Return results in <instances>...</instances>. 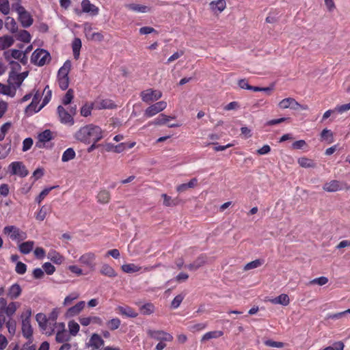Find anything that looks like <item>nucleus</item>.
<instances>
[{"mask_svg":"<svg viewBox=\"0 0 350 350\" xmlns=\"http://www.w3.org/2000/svg\"><path fill=\"white\" fill-rule=\"evenodd\" d=\"M74 137L83 144H90L92 141L99 142L103 139V131L97 125L89 124L77 131Z\"/></svg>","mask_w":350,"mask_h":350,"instance_id":"f257e3e1","label":"nucleus"},{"mask_svg":"<svg viewBox=\"0 0 350 350\" xmlns=\"http://www.w3.org/2000/svg\"><path fill=\"white\" fill-rule=\"evenodd\" d=\"M71 68V63L66 60L64 65L59 69L57 72V81L59 88L62 90H66L69 85L68 73Z\"/></svg>","mask_w":350,"mask_h":350,"instance_id":"f03ea898","label":"nucleus"},{"mask_svg":"<svg viewBox=\"0 0 350 350\" xmlns=\"http://www.w3.org/2000/svg\"><path fill=\"white\" fill-rule=\"evenodd\" d=\"M51 60L50 53L45 49H36L31 57V62L32 64L38 66H42L46 63H49Z\"/></svg>","mask_w":350,"mask_h":350,"instance_id":"7ed1b4c3","label":"nucleus"},{"mask_svg":"<svg viewBox=\"0 0 350 350\" xmlns=\"http://www.w3.org/2000/svg\"><path fill=\"white\" fill-rule=\"evenodd\" d=\"M14 9L18 14V21L23 27L27 28L33 24V19L32 16L23 6L18 3Z\"/></svg>","mask_w":350,"mask_h":350,"instance_id":"20e7f679","label":"nucleus"},{"mask_svg":"<svg viewBox=\"0 0 350 350\" xmlns=\"http://www.w3.org/2000/svg\"><path fill=\"white\" fill-rule=\"evenodd\" d=\"M36 320L41 330L45 332L48 336H51L54 333L55 328L51 325V323H49L48 318L43 313H38L36 316Z\"/></svg>","mask_w":350,"mask_h":350,"instance_id":"39448f33","label":"nucleus"},{"mask_svg":"<svg viewBox=\"0 0 350 350\" xmlns=\"http://www.w3.org/2000/svg\"><path fill=\"white\" fill-rule=\"evenodd\" d=\"M28 74V71L19 74L16 72L14 73V72H10L8 82L10 85H12L14 91H16V89L21 85L23 81L27 77Z\"/></svg>","mask_w":350,"mask_h":350,"instance_id":"423d86ee","label":"nucleus"},{"mask_svg":"<svg viewBox=\"0 0 350 350\" xmlns=\"http://www.w3.org/2000/svg\"><path fill=\"white\" fill-rule=\"evenodd\" d=\"M3 232L8 234L13 241H21L27 238L25 232L20 230L15 226H7L3 228Z\"/></svg>","mask_w":350,"mask_h":350,"instance_id":"0eeeda50","label":"nucleus"},{"mask_svg":"<svg viewBox=\"0 0 350 350\" xmlns=\"http://www.w3.org/2000/svg\"><path fill=\"white\" fill-rule=\"evenodd\" d=\"M10 173L11 175H17L21 178L26 177L29 171L21 161H14L9 165Z\"/></svg>","mask_w":350,"mask_h":350,"instance_id":"6e6552de","label":"nucleus"},{"mask_svg":"<svg viewBox=\"0 0 350 350\" xmlns=\"http://www.w3.org/2000/svg\"><path fill=\"white\" fill-rule=\"evenodd\" d=\"M146 332L149 337L156 340L170 342L173 340V336L170 334L163 330L148 329Z\"/></svg>","mask_w":350,"mask_h":350,"instance_id":"1a4fd4ad","label":"nucleus"},{"mask_svg":"<svg viewBox=\"0 0 350 350\" xmlns=\"http://www.w3.org/2000/svg\"><path fill=\"white\" fill-rule=\"evenodd\" d=\"M142 100L146 103H150L152 101H156L160 99L162 96V93L159 90H154L152 89H148L141 92Z\"/></svg>","mask_w":350,"mask_h":350,"instance_id":"9d476101","label":"nucleus"},{"mask_svg":"<svg viewBox=\"0 0 350 350\" xmlns=\"http://www.w3.org/2000/svg\"><path fill=\"white\" fill-rule=\"evenodd\" d=\"M57 113L58 114L59 121L62 124L69 126H72L75 124L73 117L70 113H68L67 110L64 109L62 105H59L57 107Z\"/></svg>","mask_w":350,"mask_h":350,"instance_id":"9b49d317","label":"nucleus"},{"mask_svg":"<svg viewBox=\"0 0 350 350\" xmlns=\"http://www.w3.org/2000/svg\"><path fill=\"white\" fill-rule=\"evenodd\" d=\"M279 107L281 109H288L290 108L294 110H305L307 109V106H304L297 103L293 98H286L282 100L279 103Z\"/></svg>","mask_w":350,"mask_h":350,"instance_id":"f8f14e48","label":"nucleus"},{"mask_svg":"<svg viewBox=\"0 0 350 350\" xmlns=\"http://www.w3.org/2000/svg\"><path fill=\"white\" fill-rule=\"evenodd\" d=\"M167 107V103L165 101L157 102L150 107L146 111L144 115L146 117L150 118L157 114L158 113L164 110Z\"/></svg>","mask_w":350,"mask_h":350,"instance_id":"ddd939ff","label":"nucleus"},{"mask_svg":"<svg viewBox=\"0 0 350 350\" xmlns=\"http://www.w3.org/2000/svg\"><path fill=\"white\" fill-rule=\"evenodd\" d=\"M343 183L337 180H332L323 185V189L327 192H336L343 189Z\"/></svg>","mask_w":350,"mask_h":350,"instance_id":"4468645a","label":"nucleus"},{"mask_svg":"<svg viewBox=\"0 0 350 350\" xmlns=\"http://www.w3.org/2000/svg\"><path fill=\"white\" fill-rule=\"evenodd\" d=\"M81 8L84 13H88L91 16H96L99 13V9L95 5L91 3L90 0H83Z\"/></svg>","mask_w":350,"mask_h":350,"instance_id":"2eb2a0df","label":"nucleus"},{"mask_svg":"<svg viewBox=\"0 0 350 350\" xmlns=\"http://www.w3.org/2000/svg\"><path fill=\"white\" fill-rule=\"evenodd\" d=\"M85 302L84 301H80L75 306L69 308L65 315L67 318H71L79 314L83 309L85 308Z\"/></svg>","mask_w":350,"mask_h":350,"instance_id":"dca6fc26","label":"nucleus"},{"mask_svg":"<svg viewBox=\"0 0 350 350\" xmlns=\"http://www.w3.org/2000/svg\"><path fill=\"white\" fill-rule=\"evenodd\" d=\"M22 334L23 336L27 340H32L33 328L31 325L30 321L28 318H24L22 320Z\"/></svg>","mask_w":350,"mask_h":350,"instance_id":"f3484780","label":"nucleus"},{"mask_svg":"<svg viewBox=\"0 0 350 350\" xmlns=\"http://www.w3.org/2000/svg\"><path fill=\"white\" fill-rule=\"evenodd\" d=\"M96 259V255L93 252H88L83 254L79 259V261L88 267L93 269L94 268L95 264L94 260Z\"/></svg>","mask_w":350,"mask_h":350,"instance_id":"a211bd4d","label":"nucleus"},{"mask_svg":"<svg viewBox=\"0 0 350 350\" xmlns=\"http://www.w3.org/2000/svg\"><path fill=\"white\" fill-rule=\"evenodd\" d=\"M206 262V256L204 255L199 256L192 263L185 266L190 271H196L202 267Z\"/></svg>","mask_w":350,"mask_h":350,"instance_id":"6ab92c4d","label":"nucleus"},{"mask_svg":"<svg viewBox=\"0 0 350 350\" xmlns=\"http://www.w3.org/2000/svg\"><path fill=\"white\" fill-rule=\"evenodd\" d=\"M105 341L101 336L98 334H92L91 336L88 346L92 347L94 349H98L104 345Z\"/></svg>","mask_w":350,"mask_h":350,"instance_id":"aec40b11","label":"nucleus"},{"mask_svg":"<svg viewBox=\"0 0 350 350\" xmlns=\"http://www.w3.org/2000/svg\"><path fill=\"white\" fill-rule=\"evenodd\" d=\"M23 52L18 49L7 50L3 52V57L6 61L12 60V59H19L23 55Z\"/></svg>","mask_w":350,"mask_h":350,"instance_id":"412c9836","label":"nucleus"},{"mask_svg":"<svg viewBox=\"0 0 350 350\" xmlns=\"http://www.w3.org/2000/svg\"><path fill=\"white\" fill-rule=\"evenodd\" d=\"M14 43V39L10 35H4L0 37V51H4L12 46Z\"/></svg>","mask_w":350,"mask_h":350,"instance_id":"4be33fe9","label":"nucleus"},{"mask_svg":"<svg viewBox=\"0 0 350 350\" xmlns=\"http://www.w3.org/2000/svg\"><path fill=\"white\" fill-rule=\"evenodd\" d=\"M21 287L18 284L15 283L8 288L7 295L11 299H16L21 295Z\"/></svg>","mask_w":350,"mask_h":350,"instance_id":"5701e85b","label":"nucleus"},{"mask_svg":"<svg viewBox=\"0 0 350 350\" xmlns=\"http://www.w3.org/2000/svg\"><path fill=\"white\" fill-rule=\"evenodd\" d=\"M117 310L121 314L126 316V317L135 318L138 315V313L130 306H118Z\"/></svg>","mask_w":350,"mask_h":350,"instance_id":"b1692460","label":"nucleus"},{"mask_svg":"<svg viewBox=\"0 0 350 350\" xmlns=\"http://www.w3.org/2000/svg\"><path fill=\"white\" fill-rule=\"evenodd\" d=\"M5 27L12 33H14L18 31V25L14 18L10 16L6 17Z\"/></svg>","mask_w":350,"mask_h":350,"instance_id":"393cba45","label":"nucleus"},{"mask_svg":"<svg viewBox=\"0 0 350 350\" xmlns=\"http://www.w3.org/2000/svg\"><path fill=\"white\" fill-rule=\"evenodd\" d=\"M198 183V179L196 178H191L189 183H183L177 186L176 190L179 193L185 192L188 189L193 188Z\"/></svg>","mask_w":350,"mask_h":350,"instance_id":"a878e982","label":"nucleus"},{"mask_svg":"<svg viewBox=\"0 0 350 350\" xmlns=\"http://www.w3.org/2000/svg\"><path fill=\"white\" fill-rule=\"evenodd\" d=\"M110 192L106 189L100 190L97 195V201L100 204H107L110 200Z\"/></svg>","mask_w":350,"mask_h":350,"instance_id":"bb28decb","label":"nucleus"},{"mask_svg":"<svg viewBox=\"0 0 350 350\" xmlns=\"http://www.w3.org/2000/svg\"><path fill=\"white\" fill-rule=\"evenodd\" d=\"M270 301L273 304H281L286 306L289 304L290 299L286 294H281L279 296L271 299Z\"/></svg>","mask_w":350,"mask_h":350,"instance_id":"cd10ccee","label":"nucleus"},{"mask_svg":"<svg viewBox=\"0 0 350 350\" xmlns=\"http://www.w3.org/2000/svg\"><path fill=\"white\" fill-rule=\"evenodd\" d=\"M100 272L101 274L109 278H114L117 275L115 270L107 264H104L102 265Z\"/></svg>","mask_w":350,"mask_h":350,"instance_id":"c85d7f7f","label":"nucleus"},{"mask_svg":"<svg viewBox=\"0 0 350 350\" xmlns=\"http://www.w3.org/2000/svg\"><path fill=\"white\" fill-rule=\"evenodd\" d=\"M72 52L75 59L79 57L80 50L81 48V40L79 38H75L72 43Z\"/></svg>","mask_w":350,"mask_h":350,"instance_id":"c756f323","label":"nucleus"},{"mask_svg":"<svg viewBox=\"0 0 350 350\" xmlns=\"http://www.w3.org/2000/svg\"><path fill=\"white\" fill-rule=\"evenodd\" d=\"M224 335V332L219 330L206 332L202 337L201 341L204 342L213 338H218Z\"/></svg>","mask_w":350,"mask_h":350,"instance_id":"7c9ffc66","label":"nucleus"},{"mask_svg":"<svg viewBox=\"0 0 350 350\" xmlns=\"http://www.w3.org/2000/svg\"><path fill=\"white\" fill-rule=\"evenodd\" d=\"M121 269L126 273H133L141 271L142 267L133 263H129L122 265Z\"/></svg>","mask_w":350,"mask_h":350,"instance_id":"2f4dec72","label":"nucleus"},{"mask_svg":"<svg viewBox=\"0 0 350 350\" xmlns=\"http://www.w3.org/2000/svg\"><path fill=\"white\" fill-rule=\"evenodd\" d=\"M34 246L33 241H28L19 245V250L22 254H27L30 253Z\"/></svg>","mask_w":350,"mask_h":350,"instance_id":"473e14b6","label":"nucleus"},{"mask_svg":"<svg viewBox=\"0 0 350 350\" xmlns=\"http://www.w3.org/2000/svg\"><path fill=\"white\" fill-rule=\"evenodd\" d=\"M226 6L225 0L213 1L210 3V7L213 11L222 12Z\"/></svg>","mask_w":350,"mask_h":350,"instance_id":"72a5a7b5","label":"nucleus"},{"mask_svg":"<svg viewBox=\"0 0 350 350\" xmlns=\"http://www.w3.org/2000/svg\"><path fill=\"white\" fill-rule=\"evenodd\" d=\"M126 7L129 10H132L135 12L146 13L149 10V9L147 6L137 4V3L127 4L126 5Z\"/></svg>","mask_w":350,"mask_h":350,"instance_id":"f704fd0d","label":"nucleus"},{"mask_svg":"<svg viewBox=\"0 0 350 350\" xmlns=\"http://www.w3.org/2000/svg\"><path fill=\"white\" fill-rule=\"evenodd\" d=\"M16 38L18 40L25 43L30 42L31 39L30 33L27 30H21L18 31L16 36Z\"/></svg>","mask_w":350,"mask_h":350,"instance_id":"c9c22d12","label":"nucleus"},{"mask_svg":"<svg viewBox=\"0 0 350 350\" xmlns=\"http://www.w3.org/2000/svg\"><path fill=\"white\" fill-rule=\"evenodd\" d=\"M75 156L76 153L74 149L72 148H68L63 152L62 161L63 162H68L75 159Z\"/></svg>","mask_w":350,"mask_h":350,"instance_id":"e433bc0d","label":"nucleus"},{"mask_svg":"<svg viewBox=\"0 0 350 350\" xmlns=\"http://www.w3.org/2000/svg\"><path fill=\"white\" fill-rule=\"evenodd\" d=\"M18 303L17 302H10L6 306V309L5 310V315H6L8 319L12 318V317L14 314L17 310Z\"/></svg>","mask_w":350,"mask_h":350,"instance_id":"4c0bfd02","label":"nucleus"},{"mask_svg":"<svg viewBox=\"0 0 350 350\" xmlns=\"http://www.w3.org/2000/svg\"><path fill=\"white\" fill-rule=\"evenodd\" d=\"M11 150V140L5 144H0V159H5L8 156Z\"/></svg>","mask_w":350,"mask_h":350,"instance_id":"58836bf2","label":"nucleus"},{"mask_svg":"<svg viewBox=\"0 0 350 350\" xmlns=\"http://www.w3.org/2000/svg\"><path fill=\"white\" fill-rule=\"evenodd\" d=\"M38 104L31 101V103L25 108V112L28 115H32L36 112H38L44 106H42V104L40 107H38Z\"/></svg>","mask_w":350,"mask_h":350,"instance_id":"ea45409f","label":"nucleus"},{"mask_svg":"<svg viewBox=\"0 0 350 350\" xmlns=\"http://www.w3.org/2000/svg\"><path fill=\"white\" fill-rule=\"evenodd\" d=\"M70 340V336L67 334L66 331L57 330L55 340L59 343H62L64 342H67Z\"/></svg>","mask_w":350,"mask_h":350,"instance_id":"a19ab883","label":"nucleus"},{"mask_svg":"<svg viewBox=\"0 0 350 350\" xmlns=\"http://www.w3.org/2000/svg\"><path fill=\"white\" fill-rule=\"evenodd\" d=\"M116 107V105L110 99H103L99 102L98 108L101 109H114Z\"/></svg>","mask_w":350,"mask_h":350,"instance_id":"79ce46f5","label":"nucleus"},{"mask_svg":"<svg viewBox=\"0 0 350 350\" xmlns=\"http://www.w3.org/2000/svg\"><path fill=\"white\" fill-rule=\"evenodd\" d=\"M120 324L121 321L117 317L113 318L106 323L107 327H108L109 329L111 331L118 329Z\"/></svg>","mask_w":350,"mask_h":350,"instance_id":"37998d69","label":"nucleus"},{"mask_svg":"<svg viewBox=\"0 0 350 350\" xmlns=\"http://www.w3.org/2000/svg\"><path fill=\"white\" fill-rule=\"evenodd\" d=\"M38 138L43 143L49 142L52 139V133L50 130L46 129L38 135Z\"/></svg>","mask_w":350,"mask_h":350,"instance_id":"c03bdc74","label":"nucleus"},{"mask_svg":"<svg viewBox=\"0 0 350 350\" xmlns=\"http://www.w3.org/2000/svg\"><path fill=\"white\" fill-rule=\"evenodd\" d=\"M85 36L88 39H90L91 40H94V41H98V42L102 41L104 38L103 35L101 33H100V32L92 33L90 30H89L88 31H87L85 33Z\"/></svg>","mask_w":350,"mask_h":350,"instance_id":"a18cd8bd","label":"nucleus"},{"mask_svg":"<svg viewBox=\"0 0 350 350\" xmlns=\"http://www.w3.org/2000/svg\"><path fill=\"white\" fill-rule=\"evenodd\" d=\"M6 327L8 328V331L9 334L13 336L16 333V322L12 318L8 319L6 322Z\"/></svg>","mask_w":350,"mask_h":350,"instance_id":"49530a36","label":"nucleus"},{"mask_svg":"<svg viewBox=\"0 0 350 350\" xmlns=\"http://www.w3.org/2000/svg\"><path fill=\"white\" fill-rule=\"evenodd\" d=\"M299 165L302 167H315V163L312 159H308L306 157H301L298 159Z\"/></svg>","mask_w":350,"mask_h":350,"instance_id":"de8ad7c7","label":"nucleus"},{"mask_svg":"<svg viewBox=\"0 0 350 350\" xmlns=\"http://www.w3.org/2000/svg\"><path fill=\"white\" fill-rule=\"evenodd\" d=\"M68 329L70 334L72 336H76L79 331V325L75 321H70L68 322Z\"/></svg>","mask_w":350,"mask_h":350,"instance_id":"09e8293b","label":"nucleus"},{"mask_svg":"<svg viewBox=\"0 0 350 350\" xmlns=\"http://www.w3.org/2000/svg\"><path fill=\"white\" fill-rule=\"evenodd\" d=\"M74 98V92L72 89H69L62 99L64 105H68L71 103Z\"/></svg>","mask_w":350,"mask_h":350,"instance_id":"8fccbe9b","label":"nucleus"},{"mask_svg":"<svg viewBox=\"0 0 350 350\" xmlns=\"http://www.w3.org/2000/svg\"><path fill=\"white\" fill-rule=\"evenodd\" d=\"M48 258L51 259L54 263L61 264L63 260V257L55 251H52L49 253Z\"/></svg>","mask_w":350,"mask_h":350,"instance_id":"3c124183","label":"nucleus"},{"mask_svg":"<svg viewBox=\"0 0 350 350\" xmlns=\"http://www.w3.org/2000/svg\"><path fill=\"white\" fill-rule=\"evenodd\" d=\"M154 306L152 304L148 303L146 304H144L140 308V311L143 314L145 315H149L154 312Z\"/></svg>","mask_w":350,"mask_h":350,"instance_id":"603ef678","label":"nucleus"},{"mask_svg":"<svg viewBox=\"0 0 350 350\" xmlns=\"http://www.w3.org/2000/svg\"><path fill=\"white\" fill-rule=\"evenodd\" d=\"M263 264V260L260 259H256L255 260L251 261L247 263L244 267V270L247 271L252 269L257 268L261 266Z\"/></svg>","mask_w":350,"mask_h":350,"instance_id":"864d4df0","label":"nucleus"},{"mask_svg":"<svg viewBox=\"0 0 350 350\" xmlns=\"http://www.w3.org/2000/svg\"><path fill=\"white\" fill-rule=\"evenodd\" d=\"M174 118L171 116H166L163 113H161L154 120V124L157 125L164 124L167 122L170 119H173Z\"/></svg>","mask_w":350,"mask_h":350,"instance_id":"5fc2aeb1","label":"nucleus"},{"mask_svg":"<svg viewBox=\"0 0 350 350\" xmlns=\"http://www.w3.org/2000/svg\"><path fill=\"white\" fill-rule=\"evenodd\" d=\"M184 298H185V295L183 294H179V295H176L174 298V299L172 301V303H171L172 308H173V309L178 308L180 306V305L182 303Z\"/></svg>","mask_w":350,"mask_h":350,"instance_id":"6e6d98bb","label":"nucleus"},{"mask_svg":"<svg viewBox=\"0 0 350 350\" xmlns=\"http://www.w3.org/2000/svg\"><path fill=\"white\" fill-rule=\"evenodd\" d=\"M93 109V104L85 103L81 108V115L83 117H88L91 115L92 110Z\"/></svg>","mask_w":350,"mask_h":350,"instance_id":"4d7b16f0","label":"nucleus"},{"mask_svg":"<svg viewBox=\"0 0 350 350\" xmlns=\"http://www.w3.org/2000/svg\"><path fill=\"white\" fill-rule=\"evenodd\" d=\"M10 3L8 0H0V12L7 15L10 12Z\"/></svg>","mask_w":350,"mask_h":350,"instance_id":"13d9d810","label":"nucleus"},{"mask_svg":"<svg viewBox=\"0 0 350 350\" xmlns=\"http://www.w3.org/2000/svg\"><path fill=\"white\" fill-rule=\"evenodd\" d=\"M79 297V294L78 293L74 292L66 296L64 300L63 304L64 306H68L74 300L78 299Z\"/></svg>","mask_w":350,"mask_h":350,"instance_id":"bf43d9fd","label":"nucleus"},{"mask_svg":"<svg viewBox=\"0 0 350 350\" xmlns=\"http://www.w3.org/2000/svg\"><path fill=\"white\" fill-rule=\"evenodd\" d=\"M15 92L14 91L13 87L12 85H4V87H3L2 89H1L0 92L4 95H8L12 97L14 96Z\"/></svg>","mask_w":350,"mask_h":350,"instance_id":"052dcab7","label":"nucleus"},{"mask_svg":"<svg viewBox=\"0 0 350 350\" xmlns=\"http://www.w3.org/2000/svg\"><path fill=\"white\" fill-rule=\"evenodd\" d=\"M207 327V323H200L191 325L189 327L191 332H196L203 330Z\"/></svg>","mask_w":350,"mask_h":350,"instance_id":"680f3d73","label":"nucleus"},{"mask_svg":"<svg viewBox=\"0 0 350 350\" xmlns=\"http://www.w3.org/2000/svg\"><path fill=\"white\" fill-rule=\"evenodd\" d=\"M162 198H163V204L166 206H172L176 204V200L172 199L165 193L162 194Z\"/></svg>","mask_w":350,"mask_h":350,"instance_id":"e2e57ef3","label":"nucleus"},{"mask_svg":"<svg viewBox=\"0 0 350 350\" xmlns=\"http://www.w3.org/2000/svg\"><path fill=\"white\" fill-rule=\"evenodd\" d=\"M348 314H350V308L347 310L342 311V312H337V313H334V314H328L327 318L331 319H338L345 317Z\"/></svg>","mask_w":350,"mask_h":350,"instance_id":"0e129e2a","label":"nucleus"},{"mask_svg":"<svg viewBox=\"0 0 350 350\" xmlns=\"http://www.w3.org/2000/svg\"><path fill=\"white\" fill-rule=\"evenodd\" d=\"M328 282V278L325 276H321L319 278H317L313 279L310 282V284H318L319 286L325 285Z\"/></svg>","mask_w":350,"mask_h":350,"instance_id":"69168bd1","label":"nucleus"},{"mask_svg":"<svg viewBox=\"0 0 350 350\" xmlns=\"http://www.w3.org/2000/svg\"><path fill=\"white\" fill-rule=\"evenodd\" d=\"M58 317V312L56 309H53L51 312L49 314L48 317L49 323H51V325L53 327H55V325H56V320Z\"/></svg>","mask_w":350,"mask_h":350,"instance_id":"338daca9","label":"nucleus"},{"mask_svg":"<svg viewBox=\"0 0 350 350\" xmlns=\"http://www.w3.org/2000/svg\"><path fill=\"white\" fill-rule=\"evenodd\" d=\"M264 344L267 347L282 348L284 346L282 342L273 341L272 340H266L264 341Z\"/></svg>","mask_w":350,"mask_h":350,"instance_id":"774afa93","label":"nucleus"}]
</instances>
